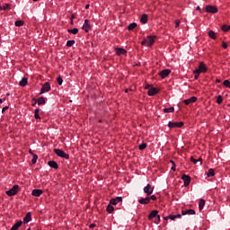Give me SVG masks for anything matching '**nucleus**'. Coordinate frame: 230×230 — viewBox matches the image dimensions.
I'll return each mask as SVG.
<instances>
[{
  "label": "nucleus",
  "mask_w": 230,
  "mask_h": 230,
  "mask_svg": "<svg viewBox=\"0 0 230 230\" xmlns=\"http://www.w3.org/2000/svg\"><path fill=\"white\" fill-rule=\"evenodd\" d=\"M138 202L142 205L150 204V198H148V196L146 198H140Z\"/></svg>",
  "instance_id": "19"
},
{
  "label": "nucleus",
  "mask_w": 230,
  "mask_h": 230,
  "mask_svg": "<svg viewBox=\"0 0 230 230\" xmlns=\"http://www.w3.org/2000/svg\"><path fill=\"white\" fill-rule=\"evenodd\" d=\"M174 111H175V108H174V107H170V108H164V112H165V113H167V114H169V113H171V112H174Z\"/></svg>",
  "instance_id": "29"
},
{
  "label": "nucleus",
  "mask_w": 230,
  "mask_h": 230,
  "mask_svg": "<svg viewBox=\"0 0 230 230\" xmlns=\"http://www.w3.org/2000/svg\"><path fill=\"white\" fill-rule=\"evenodd\" d=\"M156 217H157V218H158V222H161V216H160V215H157Z\"/></svg>",
  "instance_id": "56"
},
{
  "label": "nucleus",
  "mask_w": 230,
  "mask_h": 230,
  "mask_svg": "<svg viewBox=\"0 0 230 230\" xmlns=\"http://www.w3.org/2000/svg\"><path fill=\"white\" fill-rule=\"evenodd\" d=\"M154 42H155V36H147L144 40L141 42L142 46H154Z\"/></svg>",
  "instance_id": "1"
},
{
  "label": "nucleus",
  "mask_w": 230,
  "mask_h": 230,
  "mask_svg": "<svg viewBox=\"0 0 230 230\" xmlns=\"http://www.w3.org/2000/svg\"><path fill=\"white\" fill-rule=\"evenodd\" d=\"M14 26H16V27H18V28H21V26H24V22H23V21H21V20L16 21V22H14Z\"/></svg>",
  "instance_id": "31"
},
{
  "label": "nucleus",
  "mask_w": 230,
  "mask_h": 230,
  "mask_svg": "<svg viewBox=\"0 0 230 230\" xmlns=\"http://www.w3.org/2000/svg\"><path fill=\"white\" fill-rule=\"evenodd\" d=\"M159 93V89L155 88V87H151L148 92L147 94L148 96H155V94H157Z\"/></svg>",
  "instance_id": "13"
},
{
  "label": "nucleus",
  "mask_w": 230,
  "mask_h": 230,
  "mask_svg": "<svg viewBox=\"0 0 230 230\" xmlns=\"http://www.w3.org/2000/svg\"><path fill=\"white\" fill-rule=\"evenodd\" d=\"M3 102H6V99L5 98L0 99V103H3Z\"/></svg>",
  "instance_id": "54"
},
{
  "label": "nucleus",
  "mask_w": 230,
  "mask_h": 230,
  "mask_svg": "<svg viewBox=\"0 0 230 230\" xmlns=\"http://www.w3.org/2000/svg\"><path fill=\"white\" fill-rule=\"evenodd\" d=\"M196 10H197L198 12H202V9H200V6H197V7H196Z\"/></svg>",
  "instance_id": "53"
},
{
  "label": "nucleus",
  "mask_w": 230,
  "mask_h": 230,
  "mask_svg": "<svg viewBox=\"0 0 230 230\" xmlns=\"http://www.w3.org/2000/svg\"><path fill=\"white\" fill-rule=\"evenodd\" d=\"M57 82H58V85H62L64 80H62V77H58Z\"/></svg>",
  "instance_id": "46"
},
{
  "label": "nucleus",
  "mask_w": 230,
  "mask_h": 230,
  "mask_svg": "<svg viewBox=\"0 0 230 230\" xmlns=\"http://www.w3.org/2000/svg\"><path fill=\"white\" fill-rule=\"evenodd\" d=\"M195 102H197V97L192 96L187 100H184L183 103H185V105H190V103H195Z\"/></svg>",
  "instance_id": "15"
},
{
  "label": "nucleus",
  "mask_w": 230,
  "mask_h": 230,
  "mask_svg": "<svg viewBox=\"0 0 230 230\" xmlns=\"http://www.w3.org/2000/svg\"><path fill=\"white\" fill-rule=\"evenodd\" d=\"M67 31H68V33H72L73 35H76V33H78V28L68 29Z\"/></svg>",
  "instance_id": "33"
},
{
  "label": "nucleus",
  "mask_w": 230,
  "mask_h": 230,
  "mask_svg": "<svg viewBox=\"0 0 230 230\" xmlns=\"http://www.w3.org/2000/svg\"><path fill=\"white\" fill-rule=\"evenodd\" d=\"M170 73H172L171 69H164L159 73V75L161 76V78H166L167 76H169Z\"/></svg>",
  "instance_id": "11"
},
{
  "label": "nucleus",
  "mask_w": 230,
  "mask_h": 230,
  "mask_svg": "<svg viewBox=\"0 0 230 230\" xmlns=\"http://www.w3.org/2000/svg\"><path fill=\"white\" fill-rule=\"evenodd\" d=\"M21 226H22V221H18L12 226L10 230H17L19 227H21Z\"/></svg>",
  "instance_id": "26"
},
{
  "label": "nucleus",
  "mask_w": 230,
  "mask_h": 230,
  "mask_svg": "<svg viewBox=\"0 0 230 230\" xmlns=\"http://www.w3.org/2000/svg\"><path fill=\"white\" fill-rule=\"evenodd\" d=\"M89 6H90L89 4H86L85 5V10H89Z\"/></svg>",
  "instance_id": "57"
},
{
  "label": "nucleus",
  "mask_w": 230,
  "mask_h": 230,
  "mask_svg": "<svg viewBox=\"0 0 230 230\" xmlns=\"http://www.w3.org/2000/svg\"><path fill=\"white\" fill-rule=\"evenodd\" d=\"M222 102H224L222 95H218V97L217 99V103H218V105H220V104H222Z\"/></svg>",
  "instance_id": "39"
},
{
  "label": "nucleus",
  "mask_w": 230,
  "mask_h": 230,
  "mask_svg": "<svg viewBox=\"0 0 230 230\" xmlns=\"http://www.w3.org/2000/svg\"><path fill=\"white\" fill-rule=\"evenodd\" d=\"M222 48H224V49H227V43L226 41L222 42Z\"/></svg>",
  "instance_id": "48"
},
{
  "label": "nucleus",
  "mask_w": 230,
  "mask_h": 230,
  "mask_svg": "<svg viewBox=\"0 0 230 230\" xmlns=\"http://www.w3.org/2000/svg\"><path fill=\"white\" fill-rule=\"evenodd\" d=\"M157 215H159V211L157 210H152L149 215H148V220H154V218H155V217H157Z\"/></svg>",
  "instance_id": "16"
},
{
  "label": "nucleus",
  "mask_w": 230,
  "mask_h": 230,
  "mask_svg": "<svg viewBox=\"0 0 230 230\" xmlns=\"http://www.w3.org/2000/svg\"><path fill=\"white\" fill-rule=\"evenodd\" d=\"M140 22L142 24H146V22H148V14H146V13L142 14V16L140 18Z\"/></svg>",
  "instance_id": "21"
},
{
  "label": "nucleus",
  "mask_w": 230,
  "mask_h": 230,
  "mask_svg": "<svg viewBox=\"0 0 230 230\" xmlns=\"http://www.w3.org/2000/svg\"><path fill=\"white\" fill-rule=\"evenodd\" d=\"M29 154H31V155H35V154H33V151H31V149L29 150Z\"/></svg>",
  "instance_id": "55"
},
{
  "label": "nucleus",
  "mask_w": 230,
  "mask_h": 230,
  "mask_svg": "<svg viewBox=\"0 0 230 230\" xmlns=\"http://www.w3.org/2000/svg\"><path fill=\"white\" fill-rule=\"evenodd\" d=\"M51 91V84L49 82L45 83L40 92V94H44L46 93H49Z\"/></svg>",
  "instance_id": "6"
},
{
  "label": "nucleus",
  "mask_w": 230,
  "mask_h": 230,
  "mask_svg": "<svg viewBox=\"0 0 230 230\" xmlns=\"http://www.w3.org/2000/svg\"><path fill=\"white\" fill-rule=\"evenodd\" d=\"M208 177H214L215 176V170L209 169L208 172H207Z\"/></svg>",
  "instance_id": "34"
},
{
  "label": "nucleus",
  "mask_w": 230,
  "mask_h": 230,
  "mask_svg": "<svg viewBox=\"0 0 230 230\" xmlns=\"http://www.w3.org/2000/svg\"><path fill=\"white\" fill-rule=\"evenodd\" d=\"M223 85H225V87H230V81L229 80H225L223 83Z\"/></svg>",
  "instance_id": "42"
},
{
  "label": "nucleus",
  "mask_w": 230,
  "mask_h": 230,
  "mask_svg": "<svg viewBox=\"0 0 230 230\" xmlns=\"http://www.w3.org/2000/svg\"><path fill=\"white\" fill-rule=\"evenodd\" d=\"M194 78L195 80H199V76H200V73H197V70H194Z\"/></svg>",
  "instance_id": "44"
},
{
  "label": "nucleus",
  "mask_w": 230,
  "mask_h": 230,
  "mask_svg": "<svg viewBox=\"0 0 230 230\" xmlns=\"http://www.w3.org/2000/svg\"><path fill=\"white\" fill-rule=\"evenodd\" d=\"M93 227H96V225L95 224H91L90 225V229H93Z\"/></svg>",
  "instance_id": "52"
},
{
  "label": "nucleus",
  "mask_w": 230,
  "mask_h": 230,
  "mask_svg": "<svg viewBox=\"0 0 230 230\" xmlns=\"http://www.w3.org/2000/svg\"><path fill=\"white\" fill-rule=\"evenodd\" d=\"M66 46L68 48H71V46H75V40H69L67 42H66Z\"/></svg>",
  "instance_id": "36"
},
{
  "label": "nucleus",
  "mask_w": 230,
  "mask_h": 230,
  "mask_svg": "<svg viewBox=\"0 0 230 230\" xmlns=\"http://www.w3.org/2000/svg\"><path fill=\"white\" fill-rule=\"evenodd\" d=\"M204 206H206V200L200 199L199 203V211H202V209H204Z\"/></svg>",
  "instance_id": "28"
},
{
  "label": "nucleus",
  "mask_w": 230,
  "mask_h": 230,
  "mask_svg": "<svg viewBox=\"0 0 230 230\" xmlns=\"http://www.w3.org/2000/svg\"><path fill=\"white\" fill-rule=\"evenodd\" d=\"M148 199H149V202H151V200H157V197L155 195L148 196Z\"/></svg>",
  "instance_id": "43"
},
{
  "label": "nucleus",
  "mask_w": 230,
  "mask_h": 230,
  "mask_svg": "<svg viewBox=\"0 0 230 230\" xmlns=\"http://www.w3.org/2000/svg\"><path fill=\"white\" fill-rule=\"evenodd\" d=\"M138 148H139V150H145V148H146V144L143 143V144L139 145Z\"/></svg>",
  "instance_id": "45"
},
{
  "label": "nucleus",
  "mask_w": 230,
  "mask_h": 230,
  "mask_svg": "<svg viewBox=\"0 0 230 230\" xmlns=\"http://www.w3.org/2000/svg\"><path fill=\"white\" fill-rule=\"evenodd\" d=\"M182 216L181 214L177 215H169L164 217V220H177V218H181Z\"/></svg>",
  "instance_id": "14"
},
{
  "label": "nucleus",
  "mask_w": 230,
  "mask_h": 230,
  "mask_svg": "<svg viewBox=\"0 0 230 230\" xmlns=\"http://www.w3.org/2000/svg\"><path fill=\"white\" fill-rule=\"evenodd\" d=\"M54 153L58 157H62L63 159H69V155L66 154L62 149H54Z\"/></svg>",
  "instance_id": "5"
},
{
  "label": "nucleus",
  "mask_w": 230,
  "mask_h": 230,
  "mask_svg": "<svg viewBox=\"0 0 230 230\" xmlns=\"http://www.w3.org/2000/svg\"><path fill=\"white\" fill-rule=\"evenodd\" d=\"M35 119H40V115L39 113H34Z\"/></svg>",
  "instance_id": "49"
},
{
  "label": "nucleus",
  "mask_w": 230,
  "mask_h": 230,
  "mask_svg": "<svg viewBox=\"0 0 230 230\" xmlns=\"http://www.w3.org/2000/svg\"><path fill=\"white\" fill-rule=\"evenodd\" d=\"M217 84H220V79H217Z\"/></svg>",
  "instance_id": "59"
},
{
  "label": "nucleus",
  "mask_w": 230,
  "mask_h": 230,
  "mask_svg": "<svg viewBox=\"0 0 230 230\" xmlns=\"http://www.w3.org/2000/svg\"><path fill=\"white\" fill-rule=\"evenodd\" d=\"M9 107L5 106L2 109V112H5L6 111H8Z\"/></svg>",
  "instance_id": "50"
},
{
  "label": "nucleus",
  "mask_w": 230,
  "mask_h": 230,
  "mask_svg": "<svg viewBox=\"0 0 230 230\" xmlns=\"http://www.w3.org/2000/svg\"><path fill=\"white\" fill-rule=\"evenodd\" d=\"M34 2H37V1H39V0H33Z\"/></svg>",
  "instance_id": "60"
},
{
  "label": "nucleus",
  "mask_w": 230,
  "mask_h": 230,
  "mask_svg": "<svg viewBox=\"0 0 230 230\" xmlns=\"http://www.w3.org/2000/svg\"><path fill=\"white\" fill-rule=\"evenodd\" d=\"M123 198L121 197H117L116 199H111L110 200V204H111L112 206H117V204H119V202H122Z\"/></svg>",
  "instance_id": "12"
},
{
  "label": "nucleus",
  "mask_w": 230,
  "mask_h": 230,
  "mask_svg": "<svg viewBox=\"0 0 230 230\" xmlns=\"http://www.w3.org/2000/svg\"><path fill=\"white\" fill-rule=\"evenodd\" d=\"M144 193L147 195V197H150L154 193V187L148 183L145 188H144Z\"/></svg>",
  "instance_id": "7"
},
{
  "label": "nucleus",
  "mask_w": 230,
  "mask_h": 230,
  "mask_svg": "<svg viewBox=\"0 0 230 230\" xmlns=\"http://www.w3.org/2000/svg\"><path fill=\"white\" fill-rule=\"evenodd\" d=\"M115 51L119 57H121V55H127V50H125V49L117 48L115 49Z\"/></svg>",
  "instance_id": "17"
},
{
  "label": "nucleus",
  "mask_w": 230,
  "mask_h": 230,
  "mask_svg": "<svg viewBox=\"0 0 230 230\" xmlns=\"http://www.w3.org/2000/svg\"><path fill=\"white\" fill-rule=\"evenodd\" d=\"M24 224H28L29 222H31V213L28 212L25 217L23 218Z\"/></svg>",
  "instance_id": "24"
},
{
  "label": "nucleus",
  "mask_w": 230,
  "mask_h": 230,
  "mask_svg": "<svg viewBox=\"0 0 230 230\" xmlns=\"http://www.w3.org/2000/svg\"><path fill=\"white\" fill-rule=\"evenodd\" d=\"M181 215H195V210L194 209H188V210H182Z\"/></svg>",
  "instance_id": "25"
},
{
  "label": "nucleus",
  "mask_w": 230,
  "mask_h": 230,
  "mask_svg": "<svg viewBox=\"0 0 230 230\" xmlns=\"http://www.w3.org/2000/svg\"><path fill=\"white\" fill-rule=\"evenodd\" d=\"M206 12H208V13H217L218 8H217V6H213V5H207Z\"/></svg>",
  "instance_id": "9"
},
{
  "label": "nucleus",
  "mask_w": 230,
  "mask_h": 230,
  "mask_svg": "<svg viewBox=\"0 0 230 230\" xmlns=\"http://www.w3.org/2000/svg\"><path fill=\"white\" fill-rule=\"evenodd\" d=\"M229 30H230V25H223L222 26L223 31H229Z\"/></svg>",
  "instance_id": "40"
},
{
  "label": "nucleus",
  "mask_w": 230,
  "mask_h": 230,
  "mask_svg": "<svg viewBox=\"0 0 230 230\" xmlns=\"http://www.w3.org/2000/svg\"><path fill=\"white\" fill-rule=\"evenodd\" d=\"M19 85L21 87H26V85H28V78L26 77L22 78V80L19 83Z\"/></svg>",
  "instance_id": "23"
},
{
  "label": "nucleus",
  "mask_w": 230,
  "mask_h": 230,
  "mask_svg": "<svg viewBox=\"0 0 230 230\" xmlns=\"http://www.w3.org/2000/svg\"><path fill=\"white\" fill-rule=\"evenodd\" d=\"M42 193H43L42 190L35 189V190H32L31 195L33 197H40V195H42Z\"/></svg>",
  "instance_id": "18"
},
{
  "label": "nucleus",
  "mask_w": 230,
  "mask_h": 230,
  "mask_svg": "<svg viewBox=\"0 0 230 230\" xmlns=\"http://www.w3.org/2000/svg\"><path fill=\"white\" fill-rule=\"evenodd\" d=\"M170 163L172 164L171 170H172V172H175L177 164H175V162L173 160H170Z\"/></svg>",
  "instance_id": "35"
},
{
  "label": "nucleus",
  "mask_w": 230,
  "mask_h": 230,
  "mask_svg": "<svg viewBox=\"0 0 230 230\" xmlns=\"http://www.w3.org/2000/svg\"><path fill=\"white\" fill-rule=\"evenodd\" d=\"M114 211V207L111 205L107 206V212L108 213H112Z\"/></svg>",
  "instance_id": "37"
},
{
  "label": "nucleus",
  "mask_w": 230,
  "mask_h": 230,
  "mask_svg": "<svg viewBox=\"0 0 230 230\" xmlns=\"http://www.w3.org/2000/svg\"><path fill=\"white\" fill-rule=\"evenodd\" d=\"M27 230H31V228H28Z\"/></svg>",
  "instance_id": "61"
},
{
  "label": "nucleus",
  "mask_w": 230,
  "mask_h": 230,
  "mask_svg": "<svg viewBox=\"0 0 230 230\" xmlns=\"http://www.w3.org/2000/svg\"><path fill=\"white\" fill-rule=\"evenodd\" d=\"M196 73H208V66L205 62H199V67L196 69Z\"/></svg>",
  "instance_id": "4"
},
{
  "label": "nucleus",
  "mask_w": 230,
  "mask_h": 230,
  "mask_svg": "<svg viewBox=\"0 0 230 230\" xmlns=\"http://www.w3.org/2000/svg\"><path fill=\"white\" fill-rule=\"evenodd\" d=\"M37 159H39V155H33L31 160L32 164H35L37 163Z\"/></svg>",
  "instance_id": "38"
},
{
  "label": "nucleus",
  "mask_w": 230,
  "mask_h": 230,
  "mask_svg": "<svg viewBox=\"0 0 230 230\" xmlns=\"http://www.w3.org/2000/svg\"><path fill=\"white\" fill-rule=\"evenodd\" d=\"M168 127L169 128H182L184 127V122L180 121V122H168Z\"/></svg>",
  "instance_id": "3"
},
{
  "label": "nucleus",
  "mask_w": 230,
  "mask_h": 230,
  "mask_svg": "<svg viewBox=\"0 0 230 230\" xmlns=\"http://www.w3.org/2000/svg\"><path fill=\"white\" fill-rule=\"evenodd\" d=\"M8 8H10V4H5L0 8V10H8Z\"/></svg>",
  "instance_id": "41"
},
{
  "label": "nucleus",
  "mask_w": 230,
  "mask_h": 230,
  "mask_svg": "<svg viewBox=\"0 0 230 230\" xmlns=\"http://www.w3.org/2000/svg\"><path fill=\"white\" fill-rule=\"evenodd\" d=\"M34 102H36L38 105H44L46 103V98L40 97L38 99H34Z\"/></svg>",
  "instance_id": "20"
},
{
  "label": "nucleus",
  "mask_w": 230,
  "mask_h": 230,
  "mask_svg": "<svg viewBox=\"0 0 230 230\" xmlns=\"http://www.w3.org/2000/svg\"><path fill=\"white\" fill-rule=\"evenodd\" d=\"M39 112H40V110L39 108L35 109L34 114H39Z\"/></svg>",
  "instance_id": "51"
},
{
  "label": "nucleus",
  "mask_w": 230,
  "mask_h": 230,
  "mask_svg": "<svg viewBox=\"0 0 230 230\" xmlns=\"http://www.w3.org/2000/svg\"><path fill=\"white\" fill-rule=\"evenodd\" d=\"M179 26H181V21L180 20H176L175 21V28H179Z\"/></svg>",
  "instance_id": "47"
},
{
  "label": "nucleus",
  "mask_w": 230,
  "mask_h": 230,
  "mask_svg": "<svg viewBox=\"0 0 230 230\" xmlns=\"http://www.w3.org/2000/svg\"><path fill=\"white\" fill-rule=\"evenodd\" d=\"M82 30H84V31H85L86 33H89V31H91V22L89 20H84Z\"/></svg>",
  "instance_id": "8"
},
{
  "label": "nucleus",
  "mask_w": 230,
  "mask_h": 230,
  "mask_svg": "<svg viewBox=\"0 0 230 230\" xmlns=\"http://www.w3.org/2000/svg\"><path fill=\"white\" fill-rule=\"evenodd\" d=\"M191 163H194V164H197V163H199V164H202V158L195 159L193 156L190 157Z\"/></svg>",
  "instance_id": "30"
},
{
  "label": "nucleus",
  "mask_w": 230,
  "mask_h": 230,
  "mask_svg": "<svg viewBox=\"0 0 230 230\" xmlns=\"http://www.w3.org/2000/svg\"><path fill=\"white\" fill-rule=\"evenodd\" d=\"M37 105V101H35V103H32V107H35Z\"/></svg>",
  "instance_id": "58"
},
{
  "label": "nucleus",
  "mask_w": 230,
  "mask_h": 230,
  "mask_svg": "<svg viewBox=\"0 0 230 230\" xmlns=\"http://www.w3.org/2000/svg\"><path fill=\"white\" fill-rule=\"evenodd\" d=\"M137 28V23L132 22L128 25V31H132V30H136Z\"/></svg>",
  "instance_id": "27"
},
{
  "label": "nucleus",
  "mask_w": 230,
  "mask_h": 230,
  "mask_svg": "<svg viewBox=\"0 0 230 230\" xmlns=\"http://www.w3.org/2000/svg\"><path fill=\"white\" fill-rule=\"evenodd\" d=\"M208 37H210V39H213V40H217V34L213 31H208Z\"/></svg>",
  "instance_id": "32"
},
{
  "label": "nucleus",
  "mask_w": 230,
  "mask_h": 230,
  "mask_svg": "<svg viewBox=\"0 0 230 230\" xmlns=\"http://www.w3.org/2000/svg\"><path fill=\"white\" fill-rule=\"evenodd\" d=\"M5 193L8 197H13L17 195V193H19V185H13V188L7 190Z\"/></svg>",
  "instance_id": "2"
},
{
  "label": "nucleus",
  "mask_w": 230,
  "mask_h": 230,
  "mask_svg": "<svg viewBox=\"0 0 230 230\" xmlns=\"http://www.w3.org/2000/svg\"><path fill=\"white\" fill-rule=\"evenodd\" d=\"M181 180L184 182V186H190V182H191V178L189 175L183 174L181 176Z\"/></svg>",
  "instance_id": "10"
},
{
  "label": "nucleus",
  "mask_w": 230,
  "mask_h": 230,
  "mask_svg": "<svg viewBox=\"0 0 230 230\" xmlns=\"http://www.w3.org/2000/svg\"><path fill=\"white\" fill-rule=\"evenodd\" d=\"M48 164H49V166H50V168H54V170H58V164H57V162L49 161Z\"/></svg>",
  "instance_id": "22"
}]
</instances>
